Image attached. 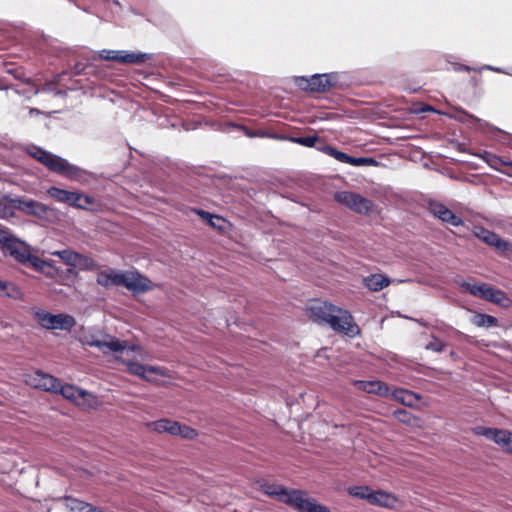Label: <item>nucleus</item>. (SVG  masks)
I'll return each mask as SVG.
<instances>
[{
  "label": "nucleus",
  "instance_id": "1",
  "mask_svg": "<svg viewBox=\"0 0 512 512\" xmlns=\"http://www.w3.org/2000/svg\"><path fill=\"white\" fill-rule=\"evenodd\" d=\"M308 317L317 323L326 324L335 332L349 337L360 334V328L355 323L351 313L345 309L323 301H315L306 308Z\"/></svg>",
  "mask_w": 512,
  "mask_h": 512
},
{
  "label": "nucleus",
  "instance_id": "2",
  "mask_svg": "<svg viewBox=\"0 0 512 512\" xmlns=\"http://www.w3.org/2000/svg\"><path fill=\"white\" fill-rule=\"evenodd\" d=\"M28 153L34 159L46 166L50 171L65 176L69 179H79L82 174V170L79 167L70 164L66 159L48 152L40 147L32 146L29 148Z\"/></svg>",
  "mask_w": 512,
  "mask_h": 512
},
{
  "label": "nucleus",
  "instance_id": "3",
  "mask_svg": "<svg viewBox=\"0 0 512 512\" xmlns=\"http://www.w3.org/2000/svg\"><path fill=\"white\" fill-rule=\"evenodd\" d=\"M461 287L465 292L497 305L507 306L510 302L504 291L496 289L486 283L476 284L463 282Z\"/></svg>",
  "mask_w": 512,
  "mask_h": 512
},
{
  "label": "nucleus",
  "instance_id": "4",
  "mask_svg": "<svg viewBox=\"0 0 512 512\" xmlns=\"http://www.w3.org/2000/svg\"><path fill=\"white\" fill-rule=\"evenodd\" d=\"M47 193L56 201L66 203L79 209H87L89 205L94 203V198L89 195L76 191H68L55 186L50 187Z\"/></svg>",
  "mask_w": 512,
  "mask_h": 512
},
{
  "label": "nucleus",
  "instance_id": "5",
  "mask_svg": "<svg viewBox=\"0 0 512 512\" xmlns=\"http://www.w3.org/2000/svg\"><path fill=\"white\" fill-rule=\"evenodd\" d=\"M15 210L26 215L36 217L39 220L50 221L54 216V209L44 203L24 197H14Z\"/></svg>",
  "mask_w": 512,
  "mask_h": 512
},
{
  "label": "nucleus",
  "instance_id": "6",
  "mask_svg": "<svg viewBox=\"0 0 512 512\" xmlns=\"http://www.w3.org/2000/svg\"><path fill=\"white\" fill-rule=\"evenodd\" d=\"M40 325L46 329L71 330L75 324V318L69 314H51L46 311L37 313Z\"/></svg>",
  "mask_w": 512,
  "mask_h": 512
},
{
  "label": "nucleus",
  "instance_id": "7",
  "mask_svg": "<svg viewBox=\"0 0 512 512\" xmlns=\"http://www.w3.org/2000/svg\"><path fill=\"white\" fill-rule=\"evenodd\" d=\"M334 199L357 213L367 214L372 208V202L369 199L350 191L336 192Z\"/></svg>",
  "mask_w": 512,
  "mask_h": 512
},
{
  "label": "nucleus",
  "instance_id": "8",
  "mask_svg": "<svg viewBox=\"0 0 512 512\" xmlns=\"http://www.w3.org/2000/svg\"><path fill=\"white\" fill-rule=\"evenodd\" d=\"M86 344L90 347L97 348L104 355L122 352L126 348H128L127 341L120 340L117 337L109 335V334H106L104 339H102V340L97 339L94 336H92L86 340Z\"/></svg>",
  "mask_w": 512,
  "mask_h": 512
},
{
  "label": "nucleus",
  "instance_id": "9",
  "mask_svg": "<svg viewBox=\"0 0 512 512\" xmlns=\"http://www.w3.org/2000/svg\"><path fill=\"white\" fill-rule=\"evenodd\" d=\"M99 56L103 60L116 61L125 64H142L146 62L150 55L146 53H135L125 50H102Z\"/></svg>",
  "mask_w": 512,
  "mask_h": 512
},
{
  "label": "nucleus",
  "instance_id": "10",
  "mask_svg": "<svg viewBox=\"0 0 512 512\" xmlns=\"http://www.w3.org/2000/svg\"><path fill=\"white\" fill-rule=\"evenodd\" d=\"M473 235L488 246L494 247L502 253L512 252L511 242L501 238L498 234L483 226H475L473 229Z\"/></svg>",
  "mask_w": 512,
  "mask_h": 512
},
{
  "label": "nucleus",
  "instance_id": "11",
  "mask_svg": "<svg viewBox=\"0 0 512 512\" xmlns=\"http://www.w3.org/2000/svg\"><path fill=\"white\" fill-rule=\"evenodd\" d=\"M477 435L484 436L496 444H498L504 451L512 454V432L498 428L477 427L475 428Z\"/></svg>",
  "mask_w": 512,
  "mask_h": 512
},
{
  "label": "nucleus",
  "instance_id": "12",
  "mask_svg": "<svg viewBox=\"0 0 512 512\" xmlns=\"http://www.w3.org/2000/svg\"><path fill=\"white\" fill-rule=\"evenodd\" d=\"M57 393H60L64 398L73 401L77 405L92 406V402L95 400V397L91 393L71 384L63 385L60 381Z\"/></svg>",
  "mask_w": 512,
  "mask_h": 512
},
{
  "label": "nucleus",
  "instance_id": "13",
  "mask_svg": "<svg viewBox=\"0 0 512 512\" xmlns=\"http://www.w3.org/2000/svg\"><path fill=\"white\" fill-rule=\"evenodd\" d=\"M428 210L434 217L454 227H458L464 224L461 217L457 216L452 210H450L439 201H429Z\"/></svg>",
  "mask_w": 512,
  "mask_h": 512
},
{
  "label": "nucleus",
  "instance_id": "14",
  "mask_svg": "<svg viewBox=\"0 0 512 512\" xmlns=\"http://www.w3.org/2000/svg\"><path fill=\"white\" fill-rule=\"evenodd\" d=\"M122 278L118 279L120 286H124L133 293H144L150 290L149 280L139 272H122Z\"/></svg>",
  "mask_w": 512,
  "mask_h": 512
},
{
  "label": "nucleus",
  "instance_id": "15",
  "mask_svg": "<svg viewBox=\"0 0 512 512\" xmlns=\"http://www.w3.org/2000/svg\"><path fill=\"white\" fill-rule=\"evenodd\" d=\"M307 85L305 89L311 92H328L337 82V77L333 73L314 74L310 78H303Z\"/></svg>",
  "mask_w": 512,
  "mask_h": 512
},
{
  "label": "nucleus",
  "instance_id": "16",
  "mask_svg": "<svg viewBox=\"0 0 512 512\" xmlns=\"http://www.w3.org/2000/svg\"><path fill=\"white\" fill-rule=\"evenodd\" d=\"M3 252L23 265H27V260L31 254L30 246L15 236L8 241L3 248Z\"/></svg>",
  "mask_w": 512,
  "mask_h": 512
},
{
  "label": "nucleus",
  "instance_id": "17",
  "mask_svg": "<svg viewBox=\"0 0 512 512\" xmlns=\"http://www.w3.org/2000/svg\"><path fill=\"white\" fill-rule=\"evenodd\" d=\"M27 382L35 388L52 393H57L59 387V379L39 370L31 374Z\"/></svg>",
  "mask_w": 512,
  "mask_h": 512
},
{
  "label": "nucleus",
  "instance_id": "18",
  "mask_svg": "<svg viewBox=\"0 0 512 512\" xmlns=\"http://www.w3.org/2000/svg\"><path fill=\"white\" fill-rule=\"evenodd\" d=\"M353 385L363 392L369 393V394H375L378 396H388L390 394V388L389 386L379 380H372V381H364V380H355L353 382Z\"/></svg>",
  "mask_w": 512,
  "mask_h": 512
},
{
  "label": "nucleus",
  "instance_id": "19",
  "mask_svg": "<svg viewBox=\"0 0 512 512\" xmlns=\"http://www.w3.org/2000/svg\"><path fill=\"white\" fill-rule=\"evenodd\" d=\"M128 372L136 375L146 381H151L148 373L156 374L160 376H166V370L158 366H145L138 362H127Z\"/></svg>",
  "mask_w": 512,
  "mask_h": 512
},
{
  "label": "nucleus",
  "instance_id": "20",
  "mask_svg": "<svg viewBox=\"0 0 512 512\" xmlns=\"http://www.w3.org/2000/svg\"><path fill=\"white\" fill-rule=\"evenodd\" d=\"M398 499L391 493H387L381 490H373L369 499V503L373 505H379L381 507L392 508L396 505Z\"/></svg>",
  "mask_w": 512,
  "mask_h": 512
},
{
  "label": "nucleus",
  "instance_id": "21",
  "mask_svg": "<svg viewBox=\"0 0 512 512\" xmlns=\"http://www.w3.org/2000/svg\"><path fill=\"white\" fill-rule=\"evenodd\" d=\"M168 433L173 436H181L186 439H194L198 433L195 429L181 425L179 422L169 420Z\"/></svg>",
  "mask_w": 512,
  "mask_h": 512
},
{
  "label": "nucleus",
  "instance_id": "22",
  "mask_svg": "<svg viewBox=\"0 0 512 512\" xmlns=\"http://www.w3.org/2000/svg\"><path fill=\"white\" fill-rule=\"evenodd\" d=\"M261 490L268 496L276 498L277 500L284 503V499L287 498L289 489L279 484L263 483Z\"/></svg>",
  "mask_w": 512,
  "mask_h": 512
},
{
  "label": "nucleus",
  "instance_id": "23",
  "mask_svg": "<svg viewBox=\"0 0 512 512\" xmlns=\"http://www.w3.org/2000/svg\"><path fill=\"white\" fill-rule=\"evenodd\" d=\"M122 272H115L113 270L101 271L96 279L97 284L103 287L120 286L118 279L122 278Z\"/></svg>",
  "mask_w": 512,
  "mask_h": 512
},
{
  "label": "nucleus",
  "instance_id": "24",
  "mask_svg": "<svg viewBox=\"0 0 512 512\" xmlns=\"http://www.w3.org/2000/svg\"><path fill=\"white\" fill-rule=\"evenodd\" d=\"M364 284L370 291H380L390 284V279L382 274H372L364 278Z\"/></svg>",
  "mask_w": 512,
  "mask_h": 512
},
{
  "label": "nucleus",
  "instance_id": "25",
  "mask_svg": "<svg viewBox=\"0 0 512 512\" xmlns=\"http://www.w3.org/2000/svg\"><path fill=\"white\" fill-rule=\"evenodd\" d=\"M307 497V493L305 491L299 489H291L288 492L287 498L284 499V503L293 507L298 512L303 509V503Z\"/></svg>",
  "mask_w": 512,
  "mask_h": 512
},
{
  "label": "nucleus",
  "instance_id": "26",
  "mask_svg": "<svg viewBox=\"0 0 512 512\" xmlns=\"http://www.w3.org/2000/svg\"><path fill=\"white\" fill-rule=\"evenodd\" d=\"M14 197L4 195L0 199V218L8 219L15 215Z\"/></svg>",
  "mask_w": 512,
  "mask_h": 512
},
{
  "label": "nucleus",
  "instance_id": "27",
  "mask_svg": "<svg viewBox=\"0 0 512 512\" xmlns=\"http://www.w3.org/2000/svg\"><path fill=\"white\" fill-rule=\"evenodd\" d=\"M317 149L333 158H335L336 160H338L339 162H342V163H347L349 164L350 163V160H351V156L342 152V151H339L337 150L335 147L331 146V145H327V144H322L321 146H318Z\"/></svg>",
  "mask_w": 512,
  "mask_h": 512
},
{
  "label": "nucleus",
  "instance_id": "28",
  "mask_svg": "<svg viewBox=\"0 0 512 512\" xmlns=\"http://www.w3.org/2000/svg\"><path fill=\"white\" fill-rule=\"evenodd\" d=\"M471 322L477 327H495L498 326V319L492 315L484 314V313H476Z\"/></svg>",
  "mask_w": 512,
  "mask_h": 512
},
{
  "label": "nucleus",
  "instance_id": "29",
  "mask_svg": "<svg viewBox=\"0 0 512 512\" xmlns=\"http://www.w3.org/2000/svg\"><path fill=\"white\" fill-rule=\"evenodd\" d=\"M64 501L66 508L71 512H88V509L91 505L90 503L84 502L71 496L64 497Z\"/></svg>",
  "mask_w": 512,
  "mask_h": 512
},
{
  "label": "nucleus",
  "instance_id": "30",
  "mask_svg": "<svg viewBox=\"0 0 512 512\" xmlns=\"http://www.w3.org/2000/svg\"><path fill=\"white\" fill-rule=\"evenodd\" d=\"M53 255L59 257L61 261H63L66 265L75 267L79 253L71 249H64L60 251H55Z\"/></svg>",
  "mask_w": 512,
  "mask_h": 512
},
{
  "label": "nucleus",
  "instance_id": "31",
  "mask_svg": "<svg viewBox=\"0 0 512 512\" xmlns=\"http://www.w3.org/2000/svg\"><path fill=\"white\" fill-rule=\"evenodd\" d=\"M193 211L202 217L203 219L208 220V223L210 226L218 229H223L222 225L220 223L224 222V219L218 215H212L207 211L201 210V209H193Z\"/></svg>",
  "mask_w": 512,
  "mask_h": 512
},
{
  "label": "nucleus",
  "instance_id": "32",
  "mask_svg": "<svg viewBox=\"0 0 512 512\" xmlns=\"http://www.w3.org/2000/svg\"><path fill=\"white\" fill-rule=\"evenodd\" d=\"M299 512H330V509L307 496L303 503V509L299 510Z\"/></svg>",
  "mask_w": 512,
  "mask_h": 512
},
{
  "label": "nucleus",
  "instance_id": "33",
  "mask_svg": "<svg viewBox=\"0 0 512 512\" xmlns=\"http://www.w3.org/2000/svg\"><path fill=\"white\" fill-rule=\"evenodd\" d=\"M299 512H330V509L307 496L303 503V509L299 510Z\"/></svg>",
  "mask_w": 512,
  "mask_h": 512
},
{
  "label": "nucleus",
  "instance_id": "34",
  "mask_svg": "<svg viewBox=\"0 0 512 512\" xmlns=\"http://www.w3.org/2000/svg\"><path fill=\"white\" fill-rule=\"evenodd\" d=\"M290 142L305 146V147H314L316 143L318 142L319 138L317 135H308V136H301V137H288L286 138Z\"/></svg>",
  "mask_w": 512,
  "mask_h": 512
},
{
  "label": "nucleus",
  "instance_id": "35",
  "mask_svg": "<svg viewBox=\"0 0 512 512\" xmlns=\"http://www.w3.org/2000/svg\"><path fill=\"white\" fill-rule=\"evenodd\" d=\"M75 267L81 270H95L98 265L91 257L79 253Z\"/></svg>",
  "mask_w": 512,
  "mask_h": 512
},
{
  "label": "nucleus",
  "instance_id": "36",
  "mask_svg": "<svg viewBox=\"0 0 512 512\" xmlns=\"http://www.w3.org/2000/svg\"><path fill=\"white\" fill-rule=\"evenodd\" d=\"M372 489L368 486H354L349 488V494L359 499H365L369 502Z\"/></svg>",
  "mask_w": 512,
  "mask_h": 512
},
{
  "label": "nucleus",
  "instance_id": "37",
  "mask_svg": "<svg viewBox=\"0 0 512 512\" xmlns=\"http://www.w3.org/2000/svg\"><path fill=\"white\" fill-rule=\"evenodd\" d=\"M27 264H29L36 271L42 273L45 272V269L47 267H51V265L48 262L32 254H30L29 259L27 260Z\"/></svg>",
  "mask_w": 512,
  "mask_h": 512
},
{
  "label": "nucleus",
  "instance_id": "38",
  "mask_svg": "<svg viewBox=\"0 0 512 512\" xmlns=\"http://www.w3.org/2000/svg\"><path fill=\"white\" fill-rule=\"evenodd\" d=\"M486 161L492 168L496 170H500V166L503 165L512 167V161L504 160L503 158L490 153H487Z\"/></svg>",
  "mask_w": 512,
  "mask_h": 512
},
{
  "label": "nucleus",
  "instance_id": "39",
  "mask_svg": "<svg viewBox=\"0 0 512 512\" xmlns=\"http://www.w3.org/2000/svg\"><path fill=\"white\" fill-rule=\"evenodd\" d=\"M169 419L163 418L157 421L149 422L147 425L152 430L158 433H168Z\"/></svg>",
  "mask_w": 512,
  "mask_h": 512
},
{
  "label": "nucleus",
  "instance_id": "40",
  "mask_svg": "<svg viewBox=\"0 0 512 512\" xmlns=\"http://www.w3.org/2000/svg\"><path fill=\"white\" fill-rule=\"evenodd\" d=\"M18 292H19V290L14 284L0 280V295H6L8 297H12L15 294H17Z\"/></svg>",
  "mask_w": 512,
  "mask_h": 512
},
{
  "label": "nucleus",
  "instance_id": "41",
  "mask_svg": "<svg viewBox=\"0 0 512 512\" xmlns=\"http://www.w3.org/2000/svg\"><path fill=\"white\" fill-rule=\"evenodd\" d=\"M350 165L352 166H371V165H377V161L374 158L370 157H352L350 160Z\"/></svg>",
  "mask_w": 512,
  "mask_h": 512
},
{
  "label": "nucleus",
  "instance_id": "42",
  "mask_svg": "<svg viewBox=\"0 0 512 512\" xmlns=\"http://www.w3.org/2000/svg\"><path fill=\"white\" fill-rule=\"evenodd\" d=\"M445 347V343L439 340L436 336H432V341L426 345L425 349L441 353L444 351Z\"/></svg>",
  "mask_w": 512,
  "mask_h": 512
},
{
  "label": "nucleus",
  "instance_id": "43",
  "mask_svg": "<svg viewBox=\"0 0 512 512\" xmlns=\"http://www.w3.org/2000/svg\"><path fill=\"white\" fill-rule=\"evenodd\" d=\"M394 416L402 423L411 422V414L405 409H398L394 411Z\"/></svg>",
  "mask_w": 512,
  "mask_h": 512
},
{
  "label": "nucleus",
  "instance_id": "44",
  "mask_svg": "<svg viewBox=\"0 0 512 512\" xmlns=\"http://www.w3.org/2000/svg\"><path fill=\"white\" fill-rule=\"evenodd\" d=\"M13 236L8 228L0 225V244H2L3 248Z\"/></svg>",
  "mask_w": 512,
  "mask_h": 512
},
{
  "label": "nucleus",
  "instance_id": "45",
  "mask_svg": "<svg viewBox=\"0 0 512 512\" xmlns=\"http://www.w3.org/2000/svg\"><path fill=\"white\" fill-rule=\"evenodd\" d=\"M246 135L249 136V137H255V136H266L265 133H258V132H250V131H247L246 132Z\"/></svg>",
  "mask_w": 512,
  "mask_h": 512
},
{
  "label": "nucleus",
  "instance_id": "46",
  "mask_svg": "<svg viewBox=\"0 0 512 512\" xmlns=\"http://www.w3.org/2000/svg\"><path fill=\"white\" fill-rule=\"evenodd\" d=\"M88 510H89L88 512H105L102 509L93 506L92 504L90 505Z\"/></svg>",
  "mask_w": 512,
  "mask_h": 512
},
{
  "label": "nucleus",
  "instance_id": "47",
  "mask_svg": "<svg viewBox=\"0 0 512 512\" xmlns=\"http://www.w3.org/2000/svg\"><path fill=\"white\" fill-rule=\"evenodd\" d=\"M417 323H419L421 326L427 327L428 324L423 319H416Z\"/></svg>",
  "mask_w": 512,
  "mask_h": 512
},
{
  "label": "nucleus",
  "instance_id": "48",
  "mask_svg": "<svg viewBox=\"0 0 512 512\" xmlns=\"http://www.w3.org/2000/svg\"><path fill=\"white\" fill-rule=\"evenodd\" d=\"M466 116H467L468 118H470V119L474 120V121H477V122H479V121H480V119H478L477 117H475V116H473V115L466 114Z\"/></svg>",
  "mask_w": 512,
  "mask_h": 512
},
{
  "label": "nucleus",
  "instance_id": "49",
  "mask_svg": "<svg viewBox=\"0 0 512 512\" xmlns=\"http://www.w3.org/2000/svg\"><path fill=\"white\" fill-rule=\"evenodd\" d=\"M395 397H396L397 399H399L403 404H406V401H405L404 397H402V396H399V397H398V396H395Z\"/></svg>",
  "mask_w": 512,
  "mask_h": 512
},
{
  "label": "nucleus",
  "instance_id": "50",
  "mask_svg": "<svg viewBox=\"0 0 512 512\" xmlns=\"http://www.w3.org/2000/svg\"><path fill=\"white\" fill-rule=\"evenodd\" d=\"M399 394H408V392L406 390H403V389H400L398 391Z\"/></svg>",
  "mask_w": 512,
  "mask_h": 512
},
{
  "label": "nucleus",
  "instance_id": "51",
  "mask_svg": "<svg viewBox=\"0 0 512 512\" xmlns=\"http://www.w3.org/2000/svg\"><path fill=\"white\" fill-rule=\"evenodd\" d=\"M75 69L77 70V73L80 74L82 70H80L79 65H76Z\"/></svg>",
  "mask_w": 512,
  "mask_h": 512
},
{
  "label": "nucleus",
  "instance_id": "52",
  "mask_svg": "<svg viewBox=\"0 0 512 512\" xmlns=\"http://www.w3.org/2000/svg\"><path fill=\"white\" fill-rule=\"evenodd\" d=\"M488 68H489V69H491V70H496V69H495V68H493L492 66H489Z\"/></svg>",
  "mask_w": 512,
  "mask_h": 512
}]
</instances>
